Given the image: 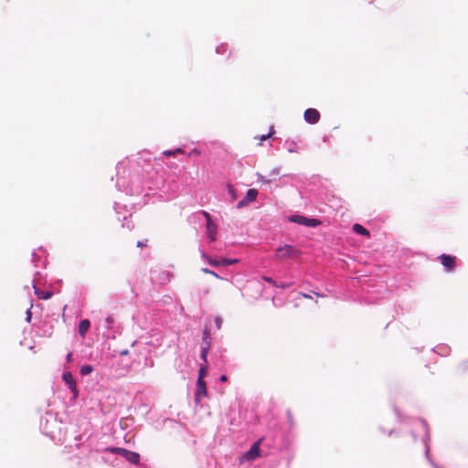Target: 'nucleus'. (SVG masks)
<instances>
[{
	"instance_id": "28",
	"label": "nucleus",
	"mask_w": 468,
	"mask_h": 468,
	"mask_svg": "<svg viewBox=\"0 0 468 468\" xmlns=\"http://www.w3.org/2000/svg\"><path fill=\"white\" fill-rule=\"evenodd\" d=\"M202 215L205 217L206 220H207V224L209 222V221H212L211 219V216L208 212L207 211H202Z\"/></svg>"
},
{
	"instance_id": "26",
	"label": "nucleus",
	"mask_w": 468,
	"mask_h": 468,
	"mask_svg": "<svg viewBox=\"0 0 468 468\" xmlns=\"http://www.w3.org/2000/svg\"><path fill=\"white\" fill-rule=\"evenodd\" d=\"M222 323H223V320L220 317L215 318V324H216L218 329L221 328Z\"/></svg>"
},
{
	"instance_id": "29",
	"label": "nucleus",
	"mask_w": 468,
	"mask_h": 468,
	"mask_svg": "<svg viewBox=\"0 0 468 468\" xmlns=\"http://www.w3.org/2000/svg\"><path fill=\"white\" fill-rule=\"evenodd\" d=\"M136 245H137V247H139V248L146 247V246H147V239L143 240V241L139 240V241H137V244H136Z\"/></svg>"
},
{
	"instance_id": "14",
	"label": "nucleus",
	"mask_w": 468,
	"mask_h": 468,
	"mask_svg": "<svg viewBox=\"0 0 468 468\" xmlns=\"http://www.w3.org/2000/svg\"><path fill=\"white\" fill-rule=\"evenodd\" d=\"M353 230L357 233V234H360V235H363V236H367L368 237L369 236V231L365 229L362 225L360 224H355L353 226Z\"/></svg>"
},
{
	"instance_id": "10",
	"label": "nucleus",
	"mask_w": 468,
	"mask_h": 468,
	"mask_svg": "<svg viewBox=\"0 0 468 468\" xmlns=\"http://www.w3.org/2000/svg\"><path fill=\"white\" fill-rule=\"evenodd\" d=\"M218 233V227L212 221L207 224V234L211 241L216 240Z\"/></svg>"
},
{
	"instance_id": "32",
	"label": "nucleus",
	"mask_w": 468,
	"mask_h": 468,
	"mask_svg": "<svg viewBox=\"0 0 468 468\" xmlns=\"http://www.w3.org/2000/svg\"><path fill=\"white\" fill-rule=\"evenodd\" d=\"M71 360H72V353H69V354H68V356H67V361H68V362H71Z\"/></svg>"
},
{
	"instance_id": "13",
	"label": "nucleus",
	"mask_w": 468,
	"mask_h": 468,
	"mask_svg": "<svg viewBox=\"0 0 468 468\" xmlns=\"http://www.w3.org/2000/svg\"><path fill=\"white\" fill-rule=\"evenodd\" d=\"M209 349H210V344H207L206 342L205 345H201L200 356H201L202 360L205 362V364H207V354H208Z\"/></svg>"
},
{
	"instance_id": "30",
	"label": "nucleus",
	"mask_w": 468,
	"mask_h": 468,
	"mask_svg": "<svg viewBox=\"0 0 468 468\" xmlns=\"http://www.w3.org/2000/svg\"><path fill=\"white\" fill-rule=\"evenodd\" d=\"M300 296L303 297V298H306V299H311V295L307 294V293H303V292H299L298 293Z\"/></svg>"
},
{
	"instance_id": "18",
	"label": "nucleus",
	"mask_w": 468,
	"mask_h": 468,
	"mask_svg": "<svg viewBox=\"0 0 468 468\" xmlns=\"http://www.w3.org/2000/svg\"><path fill=\"white\" fill-rule=\"evenodd\" d=\"M92 370H93V367H92L91 366H90V365H84V366H82V367H80V374H81L82 376H86V375L90 374V373L92 372Z\"/></svg>"
},
{
	"instance_id": "33",
	"label": "nucleus",
	"mask_w": 468,
	"mask_h": 468,
	"mask_svg": "<svg viewBox=\"0 0 468 468\" xmlns=\"http://www.w3.org/2000/svg\"><path fill=\"white\" fill-rule=\"evenodd\" d=\"M106 321L110 324H112L113 322V318L109 316V317H107Z\"/></svg>"
},
{
	"instance_id": "23",
	"label": "nucleus",
	"mask_w": 468,
	"mask_h": 468,
	"mask_svg": "<svg viewBox=\"0 0 468 468\" xmlns=\"http://www.w3.org/2000/svg\"><path fill=\"white\" fill-rule=\"evenodd\" d=\"M272 134V132L269 133L268 134H263L260 137V143H259V145H261L262 144V142L267 140L268 138H270Z\"/></svg>"
},
{
	"instance_id": "2",
	"label": "nucleus",
	"mask_w": 468,
	"mask_h": 468,
	"mask_svg": "<svg viewBox=\"0 0 468 468\" xmlns=\"http://www.w3.org/2000/svg\"><path fill=\"white\" fill-rule=\"evenodd\" d=\"M106 451L112 453H117L123 456L131 463L139 464L140 463V455L135 452H132L120 447H110L107 448Z\"/></svg>"
},
{
	"instance_id": "27",
	"label": "nucleus",
	"mask_w": 468,
	"mask_h": 468,
	"mask_svg": "<svg viewBox=\"0 0 468 468\" xmlns=\"http://www.w3.org/2000/svg\"><path fill=\"white\" fill-rule=\"evenodd\" d=\"M263 279L268 283H270V284H271L273 286H277L276 282L272 278H271V277H263Z\"/></svg>"
},
{
	"instance_id": "3",
	"label": "nucleus",
	"mask_w": 468,
	"mask_h": 468,
	"mask_svg": "<svg viewBox=\"0 0 468 468\" xmlns=\"http://www.w3.org/2000/svg\"><path fill=\"white\" fill-rule=\"evenodd\" d=\"M258 196V190L250 188L247 191L243 199L238 202L237 208H242L249 206L251 202L255 201Z\"/></svg>"
},
{
	"instance_id": "9",
	"label": "nucleus",
	"mask_w": 468,
	"mask_h": 468,
	"mask_svg": "<svg viewBox=\"0 0 468 468\" xmlns=\"http://www.w3.org/2000/svg\"><path fill=\"white\" fill-rule=\"evenodd\" d=\"M62 378L68 384L69 388L74 393V395L77 396V385L76 381L74 380L73 375L70 372H65L62 376Z\"/></svg>"
},
{
	"instance_id": "8",
	"label": "nucleus",
	"mask_w": 468,
	"mask_h": 468,
	"mask_svg": "<svg viewBox=\"0 0 468 468\" xmlns=\"http://www.w3.org/2000/svg\"><path fill=\"white\" fill-rule=\"evenodd\" d=\"M207 396L206 382L203 379H197V392H196V400L198 402L202 398H206Z\"/></svg>"
},
{
	"instance_id": "24",
	"label": "nucleus",
	"mask_w": 468,
	"mask_h": 468,
	"mask_svg": "<svg viewBox=\"0 0 468 468\" xmlns=\"http://www.w3.org/2000/svg\"><path fill=\"white\" fill-rule=\"evenodd\" d=\"M279 175H280V168H273V169L270 172V174H269V176H273L274 178H275L276 176H278Z\"/></svg>"
},
{
	"instance_id": "1",
	"label": "nucleus",
	"mask_w": 468,
	"mask_h": 468,
	"mask_svg": "<svg viewBox=\"0 0 468 468\" xmlns=\"http://www.w3.org/2000/svg\"><path fill=\"white\" fill-rule=\"evenodd\" d=\"M301 250L292 245H283L276 249L275 258L279 261L298 258Z\"/></svg>"
},
{
	"instance_id": "20",
	"label": "nucleus",
	"mask_w": 468,
	"mask_h": 468,
	"mask_svg": "<svg viewBox=\"0 0 468 468\" xmlns=\"http://www.w3.org/2000/svg\"><path fill=\"white\" fill-rule=\"evenodd\" d=\"M207 262L211 265V266H214V267H217V266H220V260L219 261H217V260H214L208 256H205Z\"/></svg>"
},
{
	"instance_id": "22",
	"label": "nucleus",
	"mask_w": 468,
	"mask_h": 468,
	"mask_svg": "<svg viewBox=\"0 0 468 468\" xmlns=\"http://www.w3.org/2000/svg\"><path fill=\"white\" fill-rule=\"evenodd\" d=\"M176 153H183V151L180 148H177L175 151H165L163 154L166 156H170L175 154Z\"/></svg>"
},
{
	"instance_id": "21",
	"label": "nucleus",
	"mask_w": 468,
	"mask_h": 468,
	"mask_svg": "<svg viewBox=\"0 0 468 468\" xmlns=\"http://www.w3.org/2000/svg\"><path fill=\"white\" fill-rule=\"evenodd\" d=\"M202 272L204 273H207V274H210L218 279H220V277L213 271L209 270V269H207V268H203L202 270Z\"/></svg>"
},
{
	"instance_id": "7",
	"label": "nucleus",
	"mask_w": 468,
	"mask_h": 468,
	"mask_svg": "<svg viewBox=\"0 0 468 468\" xmlns=\"http://www.w3.org/2000/svg\"><path fill=\"white\" fill-rule=\"evenodd\" d=\"M303 117L308 123L315 124L320 120V112L316 109L309 108L305 110Z\"/></svg>"
},
{
	"instance_id": "31",
	"label": "nucleus",
	"mask_w": 468,
	"mask_h": 468,
	"mask_svg": "<svg viewBox=\"0 0 468 468\" xmlns=\"http://www.w3.org/2000/svg\"><path fill=\"white\" fill-rule=\"evenodd\" d=\"M219 380L222 381V382H226L228 380V378L227 376L225 375H222L220 378H219Z\"/></svg>"
},
{
	"instance_id": "12",
	"label": "nucleus",
	"mask_w": 468,
	"mask_h": 468,
	"mask_svg": "<svg viewBox=\"0 0 468 468\" xmlns=\"http://www.w3.org/2000/svg\"><path fill=\"white\" fill-rule=\"evenodd\" d=\"M90 323L88 319H84L80 321L79 325V333L80 335H85V334L88 332L90 328Z\"/></svg>"
},
{
	"instance_id": "16",
	"label": "nucleus",
	"mask_w": 468,
	"mask_h": 468,
	"mask_svg": "<svg viewBox=\"0 0 468 468\" xmlns=\"http://www.w3.org/2000/svg\"><path fill=\"white\" fill-rule=\"evenodd\" d=\"M227 187H228V193L230 196L231 201H234L238 197L237 190L230 184H229Z\"/></svg>"
},
{
	"instance_id": "6",
	"label": "nucleus",
	"mask_w": 468,
	"mask_h": 468,
	"mask_svg": "<svg viewBox=\"0 0 468 468\" xmlns=\"http://www.w3.org/2000/svg\"><path fill=\"white\" fill-rule=\"evenodd\" d=\"M261 439L252 444L250 449L244 454V458L249 461H253L260 456Z\"/></svg>"
},
{
	"instance_id": "19",
	"label": "nucleus",
	"mask_w": 468,
	"mask_h": 468,
	"mask_svg": "<svg viewBox=\"0 0 468 468\" xmlns=\"http://www.w3.org/2000/svg\"><path fill=\"white\" fill-rule=\"evenodd\" d=\"M207 365H202L199 368V372H198V378L197 379H203L205 378V376L207 375Z\"/></svg>"
},
{
	"instance_id": "4",
	"label": "nucleus",
	"mask_w": 468,
	"mask_h": 468,
	"mask_svg": "<svg viewBox=\"0 0 468 468\" xmlns=\"http://www.w3.org/2000/svg\"><path fill=\"white\" fill-rule=\"evenodd\" d=\"M291 221L299 223L301 225H304L307 227H316V226L320 225V223H321L320 220H318L316 218H305L303 216H298V215L292 216L291 218Z\"/></svg>"
},
{
	"instance_id": "25",
	"label": "nucleus",
	"mask_w": 468,
	"mask_h": 468,
	"mask_svg": "<svg viewBox=\"0 0 468 468\" xmlns=\"http://www.w3.org/2000/svg\"><path fill=\"white\" fill-rule=\"evenodd\" d=\"M257 176L259 177V180L261 181L264 184H269L271 181V179H266L265 176H263L261 174H257Z\"/></svg>"
},
{
	"instance_id": "17",
	"label": "nucleus",
	"mask_w": 468,
	"mask_h": 468,
	"mask_svg": "<svg viewBox=\"0 0 468 468\" xmlns=\"http://www.w3.org/2000/svg\"><path fill=\"white\" fill-rule=\"evenodd\" d=\"M239 261L238 259H221L220 260V266H228V265H231V264H235Z\"/></svg>"
},
{
	"instance_id": "5",
	"label": "nucleus",
	"mask_w": 468,
	"mask_h": 468,
	"mask_svg": "<svg viewBox=\"0 0 468 468\" xmlns=\"http://www.w3.org/2000/svg\"><path fill=\"white\" fill-rule=\"evenodd\" d=\"M439 259L447 271H452L455 269L456 257L448 254H441Z\"/></svg>"
},
{
	"instance_id": "11",
	"label": "nucleus",
	"mask_w": 468,
	"mask_h": 468,
	"mask_svg": "<svg viewBox=\"0 0 468 468\" xmlns=\"http://www.w3.org/2000/svg\"><path fill=\"white\" fill-rule=\"evenodd\" d=\"M34 288H35L36 295L40 300H48L52 296V292L49 291H42V290L37 289V287H34Z\"/></svg>"
},
{
	"instance_id": "15",
	"label": "nucleus",
	"mask_w": 468,
	"mask_h": 468,
	"mask_svg": "<svg viewBox=\"0 0 468 468\" xmlns=\"http://www.w3.org/2000/svg\"><path fill=\"white\" fill-rule=\"evenodd\" d=\"M206 342L207 344L211 345L210 329L208 327H207V326L203 330V336H202V344L201 345H205Z\"/></svg>"
}]
</instances>
